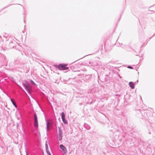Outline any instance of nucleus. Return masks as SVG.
<instances>
[{
    "mask_svg": "<svg viewBox=\"0 0 155 155\" xmlns=\"http://www.w3.org/2000/svg\"><path fill=\"white\" fill-rule=\"evenodd\" d=\"M61 117L64 123L65 124H68V122L65 119V114L63 112H62L61 113Z\"/></svg>",
    "mask_w": 155,
    "mask_h": 155,
    "instance_id": "obj_6",
    "label": "nucleus"
},
{
    "mask_svg": "<svg viewBox=\"0 0 155 155\" xmlns=\"http://www.w3.org/2000/svg\"><path fill=\"white\" fill-rule=\"evenodd\" d=\"M25 152H26V155H28V152H27V150H26Z\"/></svg>",
    "mask_w": 155,
    "mask_h": 155,
    "instance_id": "obj_16",
    "label": "nucleus"
},
{
    "mask_svg": "<svg viewBox=\"0 0 155 155\" xmlns=\"http://www.w3.org/2000/svg\"><path fill=\"white\" fill-rule=\"evenodd\" d=\"M48 149L46 150L47 153H49V152H50L48 150Z\"/></svg>",
    "mask_w": 155,
    "mask_h": 155,
    "instance_id": "obj_15",
    "label": "nucleus"
},
{
    "mask_svg": "<svg viewBox=\"0 0 155 155\" xmlns=\"http://www.w3.org/2000/svg\"><path fill=\"white\" fill-rule=\"evenodd\" d=\"M138 82V80H137V82H135V83H137Z\"/></svg>",
    "mask_w": 155,
    "mask_h": 155,
    "instance_id": "obj_19",
    "label": "nucleus"
},
{
    "mask_svg": "<svg viewBox=\"0 0 155 155\" xmlns=\"http://www.w3.org/2000/svg\"><path fill=\"white\" fill-rule=\"evenodd\" d=\"M45 147H46V150L48 149V144H47V142L45 144Z\"/></svg>",
    "mask_w": 155,
    "mask_h": 155,
    "instance_id": "obj_13",
    "label": "nucleus"
},
{
    "mask_svg": "<svg viewBox=\"0 0 155 155\" xmlns=\"http://www.w3.org/2000/svg\"><path fill=\"white\" fill-rule=\"evenodd\" d=\"M10 100H11V101L12 103L13 104V105L15 106V107H17V106L16 105L15 102L13 100V99H11Z\"/></svg>",
    "mask_w": 155,
    "mask_h": 155,
    "instance_id": "obj_10",
    "label": "nucleus"
},
{
    "mask_svg": "<svg viewBox=\"0 0 155 155\" xmlns=\"http://www.w3.org/2000/svg\"><path fill=\"white\" fill-rule=\"evenodd\" d=\"M128 68L130 69H133V67L130 66H128L127 67Z\"/></svg>",
    "mask_w": 155,
    "mask_h": 155,
    "instance_id": "obj_14",
    "label": "nucleus"
},
{
    "mask_svg": "<svg viewBox=\"0 0 155 155\" xmlns=\"http://www.w3.org/2000/svg\"><path fill=\"white\" fill-rule=\"evenodd\" d=\"M47 154H48V155H51L50 152H49V153H47Z\"/></svg>",
    "mask_w": 155,
    "mask_h": 155,
    "instance_id": "obj_17",
    "label": "nucleus"
},
{
    "mask_svg": "<svg viewBox=\"0 0 155 155\" xmlns=\"http://www.w3.org/2000/svg\"><path fill=\"white\" fill-rule=\"evenodd\" d=\"M58 124V122L56 119L55 120V122L54 123V125L55 126L56 128H57V124Z\"/></svg>",
    "mask_w": 155,
    "mask_h": 155,
    "instance_id": "obj_11",
    "label": "nucleus"
},
{
    "mask_svg": "<svg viewBox=\"0 0 155 155\" xmlns=\"http://www.w3.org/2000/svg\"><path fill=\"white\" fill-rule=\"evenodd\" d=\"M34 125L35 127H38V123L37 117L35 113L34 115Z\"/></svg>",
    "mask_w": 155,
    "mask_h": 155,
    "instance_id": "obj_5",
    "label": "nucleus"
},
{
    "mask_svg": "<svg viewBox=\"0 0 155 155\" xmlns=\"http://www.w3.org/2000/svg\"><path fill=\"white\" fill-rule=\"evenodd\" d=\"M54 121L52 120H46L47 131H49L52 128Z\"/></svg>",
    "mask_w": 155,
    "mask_h": 155,
    "instance_id": "obj_2",
    "label": "nucleus"
},
{
    "mask_svg": "<svg viewBox=\"0 0 155 155\" xmlns=\"http://www.w3.org/2000/svg\"><path fill=\"white\" fill-rule=\"evenodd\" d=\"M47 154H48V155H51L50 152H49V153H47Z\"/></svg>",
    "mask_w": 155,
    "mask_h": 155,
    "instance_id": "obj_18",
    "label": "nucleus"
},
{
    "mask_svg": "<svg viewBox=\"0 0 155 155\" xmlns=\"http://www.w3.org/2000/svg\"><path fill=\"white\" fill-rule=\"evenodd\" d=\"M129 85L130 87L132 88V89H134V83L132 82H130L129 83Z\"/></svg>",
    "mask_w": 155,
    "mask_h": 155,
    "instance_id": "obj_8",
    "label": "nucleus"
},
{
    "mask_svg": "<svg viewBox=\"0 0 155 155\" xmlns=\"http://www.w3.org/2000/svg\"><path fill=\"white\" fill-rule=\"evenodd\" d=\"M58 137L59 139V140H61L62 139V137H63V133L62 130L61 129V128L60 127H58Z\"/></svg>",
    "mask_w": 155,
    "mask_h": 155,
    "instance_id": "obj_4",
    "label": "nucleus"
},
{
    "mask_svg": "<svg viewBox=\"0 0 155 155\" xmlns=\"http://www.w3.org/2000/svg\"><path fill=\"white\" fill-rule=\"evenodd\" d=\"M23 85L28 92L30 94L32 92V87L26 81H23L22 82Z\"/></svg>",
    "mask_w": 155,
    "mask_h": 155,
    "instance_id": "obj_1",
    "label": "nucleus"
},
{
    "mask_svg": "<svg viewBox=\"0 0 155 155\" xmlns=\"http://www.w3.org/2000/svg\"><path fill=\"white\" fill-rule=\"evenodd\" d=\"M54 66L58 68L60 70H67L68 69V67H67L66 65L60 64L58 65H54Z\"/></svg>",
    "mask_w": 155,
    "mask_h": 155,
    "instance_id": "obj_3",
    "label": "nucleus"
},
{
    "mask_svg": "<svg viewBox=\"0 0 155 155\" xmlns=\"http://www.w3.org/2000/svg\"><path fill=\"white\" fill-rule=\"evenodd\" d=\"M60 148L63 150L64 154H66L67 153V152L66 148L63 145H60Z\"/></svg>",
    "mask_w": 155,
    "mask_h": 155,
    "instance_id": "obj_7",
    "label": "nucleus"
},
{
    "mask_svg": "<svg viewBox=\"0 0 155 155\" xmlns=\"http://www.w3.org/2000/svg\"><path fill=\"white\" fill-rule=\"evenodd\" d=\"M84 126L87 130H89L91 128L90 126L86 124H84Z\"/></svg>",
    "mask_w": 155,
    "mask_h": 155,
    "instance_id": "obj_9",
    "label": "nucleus"
},
{
    "mask_svg": "<svg viewBox=\"0 0 155 155\" xmlns=\"http://www.w3.org/2000/svg\"><path fill=\"white\" fill-rule=\"evenodd\" d=\"M30 82L31 84H32L33 85H35L36 84L35 83L31 80H30Z\"/></svg>",
    "mask_w": 155,
    "mask_h": 155,
    "instance_id": "obj_12",
    "label": "nucleus"
}]
</instances>
